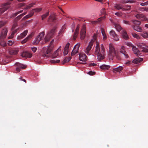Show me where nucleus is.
<instances>
[{"label":"nucleus","instance_id":"obj_19","mask_svg":"<svg viewBox=\"0 0 148 148\" xmlns=\"http://www.w3.org/2000/svg\"><path fill=\"white\" fill-rule=\"evenodd\" d=\"M19 50L18 48H13L10 49L9 51V53L10 55H16L17 54Z\"/></svg>","mask_w":148,"mask_h":148},{"label":"nucleus","instance_id":"obj_27","mask_svg":"<svg viewBox=\"0 0 148 148\" xmlns=\"http://www.w3.org/2000/svg\"><path fill=\"white\" fill-rule=\"evenodd\" d=\"M143 60L142 58H138L135 59L132 62L133 63L137 64Z\"/></svg>","mask_w":148,"mask_h":148},{"label":"nucleus","instance_id":"obj_56","mask_svg":"<svg viewBox=\"0 0 148 148\" xmlns=\"http://www.w3.org/2000/svg\"><path fill=\"white\" fill-rule=\"evenodd\" d=\"M98 35V34H94V35L93 36V39L95 40H96V38L97 36V35Z\"/></svg>","mask_w":148,"mask_h":148},{"label":"nucleus","instance_id":"obj_6","mask_svg":"<svg viewBox=\"0 0 148 148\" xmlns=\"http://www.w3.org/2000/svg\"><path fill=\"white\" fill-rule=\"evenodd\" d=\"M45 32H44L40 33L34 41L33 44L34 45L38 44L40 41L43 38Z\"/></svg>","mask_w":148,"mask_h":148},{"label":"nucleus","instance_id":"obj_58","mask_svg":"<svg viewBox=\"0 0 148 148\" xmlns=\"http://www.w3.org/2000/svg\"><path fill=\"white\" fill-rule=\"evenodd\" d=\"M25 3H21L19 4L18 7L21 8L25 5Z\"/></svg>","mask_w":148,"mask_h":148},{"label":"nucleus","instance_id":"obj_50","mask_svg":"<svg viewBox=\"0 0 148 148\" xmlns=\"http://www.w3.org/2000/svg\"><path fill=\"white\" fill-rule=\"evenodd\" d=\"M101 13L102 14L105 15L106 14V12L104 8L102 9L101 10Z\"/></svg>","mask_w":148,"mask_h":148},{"label":"nucleus","instance_id":"obj_47","mask_svg":"<svg viewBox=\"0 0 148 148\" xmlns=\"http://www.w3.org/2000/svg\"><path fill=\"white\" fill-rule=\"evenodd\" d=\"M132 34L134 38H136L138 39H140V37L138 34L134 33H132Z\"/></svg>","mask_w":148,"mask_h":148},{"label":"nucleus","instance_id":"obj_1","mask_svg":"<svg viewBox=\"0 0 148 148\" xmlns=\"http://www.w3.org/2000/svg\"><path fill=\"white\" fill-rule=\"evenodd\" d=\"M53 40H52L50 42V46L48 47H44L43 48L42 51L44 53L42 56L44 57H46L49 58L51 56H52V58H55L57 57L58 55V51L60 50V48H59L56 51L51 55V53L52 51L53 47Z\"/></svg>","mask_w":148,"mask_h":148},{"label":"nucleus","instance_id":"obj_30","mask_svg":"<svg viewBox=\"0 0 148 148\" xmlns=\"http://www.w3.org/2000/svg\"><path fill=\"white\" fill-rule=\"evenodd\" d=\"M66 29V25H64L62 27V28L60 30V31L59 33V35L61 36L64 33V31Z\"/></svg>","mask_w":148,"mask_h":148},{"label":"nucleus","instance_id":"obj_55","mask_svg":"<svg viewBox=\"0 0 148 148\" xmlns=\"http://www.w3.org/2000/svg\"><path fill=\"white\" fill-rule=\"evenodd\" d=\"M123 22L124 23L127 24V25H130V22L129 21H127L125 20H123Z\"/></svg>","mask_w":148,"mask_h":148},{"label":"nucleus","instance_id":"obj_24","mask_svg":"<svg viewBox=\"0 0 148 148\" xmlns=\"http://www.w3.org/2000/svg\"><path fill=\"white\" fill-rule=\"evenodd\" d=\"M34 36L33 34H31L29 35L25 38L22 41L21 43L23 44L26 42L29 39L32 38Z\"/></svg>","mask_w":148,"mask_h":148},{"label":"nucleus","instance_id":"obj_31","mask_svg":"<svg viewBox=\"0 0 148 148\" xmlns=\"http://www.w3.org/2000/svg\"><path fill=\"white\" fill-rule=\"evenodd\" d=\"M101 33L103 36V39L104 40H105L107 38V36L105 33L104 29L103 28H101Z\"/></svg>","mask_w":148,"mask_h":148},{"label":"nucleus","instance_id":"obj_10","mask_svg":"<svg viewBox=\"0 0 148 148\" xmlns=\"http://www.w3.org/2000/svg\"><path fill=\"white\" fill-rule=\"evenodd\" d=\"M15 65L17 66L16 68V71L19 72L20 71L21 69H25L26 67V66L19 63V62H16L15 64Z\"/></svg>","mask_w":148,"mask_h":148},{"label":"nucleus","instance_id":"obj_12","mask_svg":"<svg viewBox=\"0 0 148 148\" xmlns=\"http://www.w3.org/2000/svg\"><path fill=\"white\" fill-rule=\"evenodd\" d=\"M86 33V27L85 25L83 26L80 32V38L83 40L85 38Z\"/></svg>","mask_w":148,"mask_h":148},{"label":"nucleus","instance_id":"obj_5","mask_svg":"<svg viewBox=\"0 0 148 148\" xmlns=\"http://www.w3.org/2000/svg\"><path fill=\"white\" fill-rule=\"evenodd\" d=\"M27 12L24 13L15 18L13 21V24L12 28V30L13 31L17 25V23L18 21L22 18L24 15L26 14Z\"/></svg>","mask_w":148,"mask_h":148},{"label":"nucleus","instance_id":"obj_2","mask_svg":"<svg viewBox=\"0 0 148 148\" xmlns=\"http://www.w3.org/2000/svg\"><path fill=\"white\" fill-rule=\"evenodd\" d=\"M101 50L100 51L99 45L97 44L95 51V54L97 55V59L99 61H101L104 58V48L102 44L101 45Z\"/></svg>","mask_w":148,"mask_h":148},{"label":"nucleus","instance_id":"obj_23","mask_svg":"<svg viewBox=\"0 0 148 148\" xmlns=\"http://www.w3.org/2000/svg\"><path fill=\"white\" fill-rule=\"evenodd\" d=\"M132 50L134 54H136L137 56H139L140 54V51H139L138 49L136 47H135L133 46L132 47Z\"/></svg>","mask_w":148,"mask_h":148},{"label":"nucleus","instance_id":"obj_45","mask_svg":"<svg viewBox=\"0 0 148 148\" xmlns=\"http://www.w3.org/2000/svg\"><path fill=\"white\" fill-rule=\"evenodd\" d=\"M7 23L6 21H0V28L4 26Z\"/></svg>","mask_w":148,"mask_h":148},{"label":"nucleus","instance_id":"obj_41","mask_svg":"<svg viewBox=\"0 0 148 148\" xmlns=\"http://www.w3.org/2000/svg\"><path fill=\"white\" fill-rule=\"evenodd\" d=\"M23 12V10H21L17 12H16L13 14H12L11 16V17H15L16 16H17L18 14H20L21 13H22Z\"/></svg>","mask_w":148,"mask_h":148},{"label":"nucleus","instance_id":"obj_52","mask_svg":"<svg viewBox=\"0 0 148 148\" xmlns=\"http://www.w3.org/2000/svg\"><path fill=\"white\" fill-rule=\"evenodd\" d=\"M68 53V49H64L63 53L64 55H66Z\"/></svg>","mask_w":148,"mask_h":148},{"label":"nucleus","instance_id":"obj_35","mask_svg":"<svg viewBox=\"0 0 148 148\" xmlns=\"http://www.w3.org/2000/svg\"><path fill=\"white\" fill-rule=\"evenodd\" d=\"M71 57H66L64 59L63 61V64L66 62H69L71 59Z\"/></svg>","mask_w":148,"mask_h":148},{"label":"nucleus","instance_id":"obj_60","mask_svg":"<svg viewBox=\"0 0 148 148\" xmlns=\"http://www.w3.org/2000/svg\"><path fill=\"white\" fill-rule=\"evenodd\" d=\"M70 45V43H68L66 45L64 49H69V48Z\"/></svg>","mask_w":148,"mask_h":148},{"label":"nucleus","instance_id":"obj_25","mask_svg":"<svg viewBox=\"0 0 148 148\" xmlns=\"http://www.w3.org/2000/svg\"><path fill=\"white\" fill-rule=\"evenodd\" d=\"M123 69V67L121 66H119L117 68L114 69H113V71L114 73L116 72H120Z\"/></svg>","mask_w":148,"mask_h":148},{"label":"nucleus","instance_id":"obj_9","mask_svg":"<svg viewBox=\"0 0 148 148\" xmlns=\"http://www.w3.org/2000/svg\"><path fill=\"white\" fill-rule=\"evenodd\" d=\"M10 2H7L3 4V7L0 8V15L10 7Z\"/></svg>","mask_w":148,"mask_h":148},{"label":"nucleus","instance_id":"obj_33","mask_svg":"<svg viewBox=\"0 0 148 148\" xmlns=\"http://www.w3.org/2000/svg\"><path fill=\"white\" fill-rule=\"evenodd\" d=\"M114 25L115 28L118 32H120L122 29L121 27L119 24H115Z\"/></svg>","mask_w":148,"mask_h":148},{"label":"nucleus","instance_id":"obj_32","mask_svg":"<svg viewBox=\"0 0 148 148\" xmlns=\"http://www.w3.org/2000/svg\"><path fill=\"white\" fill-rule=\"evenodd\" d=\"M110 67V66H109L105 64L103 65L100 66V68L103 70H108L109 69Z\"/></svg>","mask_w":148,"mask_h":148},{"label":"nucleus","instance_id":"obj_34","mask_svg":"<svg viewBox=\"0 0 148 148\" xmlns=\"http://www.w3.org/2000/svg\"><path fill=\"white\" fill-rule=\"evenodd\" d=\"M138 9L139 10L141 11H148V8H146L145 7H138Z\"/></svg>","mask_w":148,"mask_h":148},{"label":"nucleus","instance_id":"obj_3","mask_svg":"<svg viewBox=\"0 0 148 148\" xmlns=\"http://www.w3.org/2000/svg\"><path fill=\"white\" fill-rule=\"evenodd\" d=\"M8 30L7 28H4L2 30L0 36V45L5 46L6 43L4 40L6 38Z\"/></svg>","mask_w":148,"mask_h":148},{"label":"nucleus","instance_id":"obj_44","mask_svg":"<svg viewBox=\"0 0 148 148\" xmlns=\"http://www.w3.org/2000/svg\"><path fill=\"white\" fill-rule=\"evenodd\" d=\"M49 15V12H47L44 14L42 16V20H43L44 18H45Z\"/></svg>","mask_w":148,"mask_h":148},{"label":"nucleus","instance_id":"obj_54","mask_svg":"<svg viewBox=\"0 0 148 148\" xmlns=\"http://www.w3.org/2000/svg\"><path fill=\"white\" fill-rule=\"evenodd\" d=\"M87 74L90 75H92L95 74V72H93L92 71H90L88 72L87 73Z\"/></svg>","mask_w":148,"mask_h":148},{"label":"nucleus","instance_id":"obj_61","mask_svg":"<svg viewBox=\"0 0 148 148\" xmlns=\"http://www.w3.org/2000/svg\"><path fill=\"white\" fill-rule=\"evenodd\" d=\"M37 50V48L36 47H32V50L34 53L36 52Z\"/></svg>","mask_w":148,"mask_h":148},{"label":"nucleus","instance_id":"obj_42","mask_svg":"<svg viewBox=\"0 0 148 148\" xmlns=\"http://www.w3.org/2000/svg\"><path fill=\"white\" fill-rule=\"evenodd\" d=\"M104 18V17H101L98 19L97 21H93L92 22V23L93 24H95L98 22H101V21Z\"/></svg>","mask_w":148,"mask_h":148},{"label":"nucleus","instance_id":"obj_59","mask_svg":"<svg viewBox=\"0 0 148 148\" xmlns=\"http://www.w3.org/2000/svg\"><path fill=\"white\" fill-rule=\"evenodd\" d=\"M132 63L131 61H128L125 63V64L128 65H130Z\"/></svg>","mask_w":148,"mask_h":148},{"label":"nucleus","instance_id":"obj_62","mask_svg":"<svg viewBox=\"0 0 148 148\" xmlns=\"http://www.w3.org/2000/svg\"><path fill=\"white\" fill-rule=\"evenodd\" d=\"M126 45L130 47H133V46L131 43L129 42L126 43Z\"/></svg>","mask_w":148,"mask_h":148},{"label":"nucleus","instance_id":"obj_26","mask_svg":"<svg viewBox=\"0 0 148 148\" xmlns=\"http://www.w3.org/2000/svg\"><path fill=\"white\" fill-rule=\"evenodd\" d=\"M132 26L134 30L139 32H142L141 28L138 26L132 25Z\"/></svg>","mask_w":148,"mask_h":148},{"label":"nucleus","instance_id":"obj_15","mask_svg":"<svg viewBox=\"0 0 148 148\" xmlns=\"http://www.w3.org/2000/svg\"><path fill=\"white\" fill-rule=\"evenodd\" d=\"M135 16L137 18L141 21H148V19L143 14H138L136 15Z\"/></svg>","mask_w":148,"mask_h":148},{"label":"nucleus","instance_id":"obj_36","mask_svg":"<svg viewBox=\"0 0 148 148\" xmlns=\"http://www.w3.org/2000/svg\"><path fill=\"white\" fill-rule=\"evenodd\" d=\"M132 22L134 24L137 25V26L141 24V22L140 21L136 20H132Z\"/></svg>","mask_w":148,"mask_h":148},{"label":"nucleus","instance_id":"obj_28","mask_svg":"<svg viewBox=\"0 0 148 148\" xmlns=\"http://www.w3.org/2000/svg\"><path fill=\"white\" fill-rule=\"evenodd\" d=\"M79 30V27L77 26L76 28L75 31L74 33V34L73 36V39L74 40H75L76 38L78 33V31Z\"/></svg>","mask_w":148,"mask_h":148},{"label":"nucleus","instance_id":"obj_7","mask_svg":"<svg viewBox=\"0 0 148 148\" xmlns=\"http://www.w3.org/2000/svg\"><path fill=\"white\" fill-rule=\"evenodd\" d=\"M55 29H53L48 32L47 35L45 38V42H48L53 37L55 33Z\"/></svg>","mask_w":148,"mask_h":148},{"label":"nucleus","instance_id":"obj_48","mask_svg":"<svg viewBox=\"0 0 148 148\" xmlns=\"http://www.w3.org/2000/svg\"><path fill=\"white\" fill-rule=\"evenodd\" d=\"M60 60H50V62L52 63H58L60 62Z\"/></svg>","mask_w":148,"mask_h":148},{"label":"nucleus","instance_id":"obj_11","mask_svg":"<svg viewBox=\"0 0 148 148\" xmlns=\"http://www.w3.org/2000/svg\"><path fill=\"white\" fill-rule=\"evenodd\" d=\"M80 46V44L79 43L77 44L75 46L73 49L71 53V55L72 56L74 55L78 52Z\"/></svg>","mask_w":148,"mask_h":148},{"label":"nucleus","instance_id":"obj_22","mask_svg":"<svg viewBox=\"0 0 148 148\" xmlns=\"http://www.w3.org/2000/svg\"><path fill=\"white\" fill-rule=\"evenodd\" d=\"M122 35L123 38L125 40H128L129 37L125 30H123L122 31Z\"/></svg>","mask_w":148,"mask_h":148},{"label":"nucleus","instance_id":"obj_21","mask_svg":"<svg viewBox=\"0 0 148 148\" xmlns=\"http://www.w3.org/2000/svg\"><path fill=\"white\" fill-rule=\"evenodd\" d=\"M28 31V30H26L25 31L21 33L20 35L18 36L17 39L18 40L21 39L25 37L27 34Z\"/></svg>","mask_w":148,"mask_h":148},{"label":"nucleus","instance_id":"obj_20","mask_svg":"<svg viewBox=\"0 0 148 148\" xmlns=\"http://www.w3.org/2000/svg\"><path fill=\"white\" fill-rule=\"evenodd\" d=\"M56 20L55 14H51L49 16L48 20V21L54 22Z\"/></svg>","mask_w":148,"mask_h":148},{"label":"nucleus","instance_id":"obj_49","mask_svg":"<svg viewBox=\"0 0 148 148\" xmlns=\"http://www.w3.org/2000/svg\"><path fill=\"white\" fill-rule=\"evenodd\" d=\"M110 34L111 36H112L113 37L116 34L115 32L114 31L112 30L110 32Z\"/></svg>","mask_w":148,"mask_h":148},{"label":"nucleus","instance_id":"obj_43","mask_svg":"<svg viewBox=\"0 0 148 148\" xmlns=\"http://www.w3.org/2000/svg\"><path fill=\"white\" fill-rule=\"evenodd\" d=\"M141 35L145 38H146L148 37V34L147 32H143L141 34Z\"/></svg>","mask_w":148,"mask_h":148},{"label":"nucleus","instance_id":"obj_16","mask_svg":"<svg viewBox=\"0 0 148 148\" xmlns=\"http://www.w3.org/2000/svg\"><path fill=\"white\" fill-rule=\"evenodd\" d=\"M125 47L123 46H121L120 49V52L124 56L125 58H128L129 57L127 52L125 50Z\"/></svg>","mask_w":148,"mask_h":148},{"label":"nucleus","instance_id":"obj_14","mask_svg":"<svg viewBox=\"0 0 148 148\" xmlns=\"http://www.w3.org/2000/svg\"><path fill=\"white\" fill-rule=\"evenodd\" d=\"M93 41L91 40L90 42L88 45L87 46L85 50V52L87 54L90 55L89 54V52L91 49L93 45Z\"/></svg>","mask_w":148,"mask_h":148},{"label":"nucleus","instance_id":"obj_51","mask_svg":"<svg viewBox=\"0 0 148 148\" xmlns=\"http://www.w3.org/2000/svg\"><path fill=\"white\" fill-rule=\"evenodd\" d=\"M115 14L116 15L119 17H121L122 16V13H119V12H116L115 13Z\"/></svg>","mask_w":148,"mask_h":148},{"label":"nucleus","instance_id":"obj_18","mask_svg":"<svg viewBox=\"0 0 148 148\" xmlns=\"http://www.w3.org/2000/svg\"><path fill=\"white\" fill-rule=\"evenodd\" d=\"M21 56L23 57L30 58L32 56V54L28 51H24L21 54Z\"/></svg>","mask_w":148,"mask_h":148},{"label":"nucleus","instance_id":"obj_57","mask_svg":"<svg viewBox=\"0 0 148 148\" xmlns=\"http://www.w3.org/2000/svg\"><path fill=\"white\" fill-rule=\"evenodd\" d=\"M140 5L142 6L147 5H148V1H147L144 3H141Z\"/></svg>","mask_w":148,"mask_h":148},{"label":"nucleus","instance_id":"obj_40","mask_svg":"<svg viewBox=\"0 0 148 148\" xmlns=\"http://www.w3.org/2000/svg\"><path fill=\"white\" fill-rule=\"evenodd\" d=\"M131 8V6L130 5H125L123 6V10H130Z\"/></svg>","mask_w":148,"mask_h":148},{"label":"nucleus","instance_id":"obj_17","mask_svg":"<svg viewBox=\"0 0 148 148\" xmlns=\"http://www.w3.org/2000/svg\"><path fill=\"white\" fill-rule=\"evenodd\" d=\"M79 58L80 61L83 62H86L87 59L86 55L83 53H80L79 54Z\"/></svg>","mask_w":148,"mask_h":148},{"label":"nucleus","instance_id":"obj_8","mask_svg":"<svg viewBox=\"0 0 148 148\" xmlns=\"http://www.w3.org/2000/svg\"><path fill=\"white\" fill-rule=\"evenodd\" d=\"M138 47L140 49H143L141 51L143 52L148 53V46L142 43H138L137 44Z\"/></svg>","mask_w":148,"mask_h":148},{"label":"nucleus","instance_id":"obj_39","mask_svg":"<svg viewBox=\"0 0 148 148\" xmlns=\"http://www.w3.org/2000/svg\"><path fill=\"white\" fill-rule=\"evenodd\" d=\"M134 1L130 0H122L121 2V3H133Z\"/></svg>","mask_w":148,"mask_h":148},{"label":"nucleus","instance_id":"obj_4","mask_svg":"<svg viewBox=\"0 0 148 148\" xmlns=\"http://www.w3.org/2000/svg\"><path fill=\"white\" fill-rule=\"evenodd\" d=\"M109 57L110 59L112 60L113 57L114 56H116V58L118 60L121 59L120 56L116 53L114 47L111 44L109 45Z\"/></svg>","mask_w":148,"mask_h":148},{"label":"nucleus","instance_id":"obj_46","mask_svg":"<svg viewBox=\"0 0 148 148\" xmlns=\"http://www.w3.org/2000/svg\"><path fill=\"white\" fill-rule=\"evenodd\" d=\"M8 62L7 60L6 59H4L3 60H2V61L1 62H0V63L1 64H5L8 63Z\"/></svg>","mask_w":148,"mask_h":148},{"label":"nucleus","instance_id":"obj_37","mask_svg":"<svg viewBox=\"0 0 148 148\" xmlns=\"http://www.w3.org/2000/svg\"><path fill=\"white\" fill-rule=\"evenodd\" d=\"M19 29V28H18L17 29L13 31L12 32L11 36L8 37V38H12L13 37L14 35V34L17 32L18 30Z\"/></svg>","mask_w":148,"mask_h":148},{"label":"nucleus","instance_id":"obj_53","mask_svg":"<svg viewBox=\"0 0 148 148\" xmlns=\"http://www.w3.org/2000/svg\"><path fill=\"white\" fill-rule=\"evenodd\" d=\"M114 38V40L116 41H118L119 40V38L117 34H116L115 36L113 37Z\"/></svg>","mask_w":148,"mask_h":148},{"label":"nucleus","instance_id":"obj_13","mask_svg":"<svg viewBox=\"0 0 148 148\" xmlns=\"http://www.w3.org/2000/svg\"><path fill=\"white\" fill-rule=\"evenodd\" d=\"M42 10L41 8H37L34 9L32 10V13L30 14L25 16L23 18L24 19H26L32 16L33 14V13L34 12H38Z\"/></svg>","mask_w":148,"mask_h":148},{"label":"nucleus","instance_id":"obj_63","mask_svg":"<svg viewBox=\"0 0 148 148\" xmlns=\"http://www.w3.org/2000/svg\"><path fill=\"white\" fill-rule=\"evenodd\" d=\"M13 43L12 41H9L8 43V44L10 46H12L13 45Z\"/></svg>","mask_w":148,"mask_h":148},{"label":"nucleus","instance_id":"obj_64","mask_svg":"<svg viewBox=\"0 0 148 148\" xmlns=\"http://www.w3.org/2000/svg\"><path fill=\"white\" fill-rule=\"evenodd\" d=\"M96 65V64L94 63H91L89 64V66H95Z\"/></svg>","mask_w":148,"mask_h":148},{"label":"nucleus","instance_id":"obj_38","mask_svg":"<svg viewBox=\"0 0 148 148\" xmlns=\"http://www.w3.org/2000/svg\"><path fill=\"white\" fill-rule=\"evenodd\" d=\"M35 5V3H32L26 6L25 8V10H27L30 9L31 8L33 7V6Z\"/></svg>","mask_w":148,"mask_h":148},{"label":"nucleus","instance_id":"obj_29","mask_svg":"<svg viewBox=\"0 0 148 148\" xmlns=\"http://www.w3.org/2000/svg\"><path fill=\"white\" fill-rule=\"evenodd\" d=\"M114 7L116 9L118 10L121 9L123 10V9H124L123 5L120 4H116L114 6Z\"/></svg>","mask_w":148,"mask_h":148}]
</instances>
